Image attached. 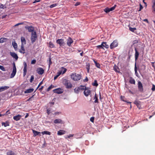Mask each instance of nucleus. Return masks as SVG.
Returning <instances> with one entry per match:
<instances>
[{
	"label": "nucleus",
	"instance_id": "1",
	"mask_svg": "<svg viewBox=\"0 0 155 155\" xmlns=\"http://www.w3.org/2000/svg\"><path fill=\"white\" fill-rule=\"evenodd\" d=\"M81 76L75 73H72L71 75V78L75 81H78L80 80Z\"/></svg>",
	"mask_w": 155,
	"mask_h": 155
},
{
	"label": "nucleus",
	"instance_id": "2",
	"mask_svg": "<svg viewBox=\"0 0 155 155\" xmlns=\"http://www.w3.org/2000/svg\"><path fill=\"white\" fill-rule=\"evenodd\" d=\"M63 84L65 86L66 88L70 89L72 87V85L70 81L68 79H64L63 80Z\"/></svg>",
	"mask_w": 155,
	"mask_h": 155
},
{
	"label": "nucleus",
	"instance_id": "3",
	"mask_svg": "<svg viewBox=\"0 0 155 155\" xmlns=\"http://www.w3.org/2000/svg\"><path fill=\"white\" fill-rule=\"evenodd\" d=\"M86 89L85 86L80 85L79 87H76L74 89V92L76 94L79 93L81 91H83Z\"/></svg>",
	"mask_w": 155,
	"mask_h": 155
},
{
	"label": "nucleus",
	"instance_id": "4",
	"mask_svg": "<svg viewBox=\"0 0 155 155\" xmlns=\"http://www.w3.org/2000/svg\"><path fill=\"white\" fill-rule=\"evenodd\" d=\"M37 39V34L36 32L35 31L31 33V42L33 43Z\"/></svg>",
	"mask_w": 155,
	"mask_h": 155
},
{
	"label": "nucleus",
	"instance_id": "5",
	"mask_svg": "<svg viewBox=\"0 0 155 155\" xmlns=\"http://www.w3.org/2000/svg\"><path fill=\"white\" fill-rule=\"evenodd\" d=\"M13 68L12 73H11L10 77L11 78H13L15 75L16 73V67L15 63H13Z\"/></svg>",
	"mask_w": 155,
	"mask_h": 155
},
{
	"label": "nucleus",
	"instance_id": "6",
	"mask_svg": "<svg viewBox=\"0 0 155 155\" xmlns=\"http://www.w3.org/2000/svg\"><path fill=\"white\" fill-rule=\"evenodd\" d=\"M118 45V42L117 40H114L110 44V48L111 49H112L116 47Z\"/></svg>",
	"mask_w": 155,
	"mask_h": 155
},
{
	"label": "nucleus",
	"instance_id": "7",
	"mask_svg": "<svg viewBox=\"0 0 155 155\" xmlns=\"http://www.w3.org/2000/svg\"><path fill=\"white\" fill-rule=\"evenodd\" d=\"M138 88L139 91L140 92H143V84L140 81H139L138 82Z\"/></svg>",
	"mask_w": 155,
	"mask_h": 155
},
{
	"label": "nucleus",
	"instance_id": "8",
	"mask_svg": "<svg viewBox=\"0 0 155 155\" xmlns=\"http://www.w3.org/2000/svg\"><path fill=\"white\" fill-rule=\"evenodd\" d=\"M25 28L28 30L29 32H31V33L35 31H34V27L32 26L26 25L25 26Z\"/></svg>",
	"mask_w": 155,
	"mask_h": 155
},
{
	"label": "nucleus",
	"instance_id": "9",
	"mask_svg": "<svg viewBox=\"0 0 155 155\" xmlns=\"http://www.w3.org/2000/svg\"><path fill=\"white\" fill-rule=\"evenodd\" d=\"M84 90V93L86 96L87 97L91 94V91L89 90L88 88H87L86 87V89Z\"/></svg>",
	"mask_w": 155,
	"mask_h": 155
},
{
	"label": "nucleus",
	"instance_id": "10",
	"mask_svg": "<svg viewBox=\"0 0 155 155\" xmlns=\"http://www.w3.org/2000/svg\"><path fill=\"white\" fill-rule=\"evenodd\" d=\"M53 91L54 93L61 94L63 92V90L61 88H58L54 90Z\"/></svg>",
	"mask_w": 155,
	"mask_h": 155
},
{
	"label": "nucleus",
	"instance_id": "11",
	"mask_svg": "<svg viewBox=\"0 0 155 155\" xmlns=\"http://www.w3.org/2000/svg\"><path fill=\"white\" fill-rule=\"evenodd\" d=\"M23 64L24 65L23 68V76L24 77L26 75L27 73V64L26 62L25 61L23 62Z\"/></svg>",
	"mask_w": 155,
	"mask_h": 155
},
{
	"label": "nucleus",
	"instance_id": "12",
	"mask_svg": "<svg viewBox=\"0 0 155 155\" xmlns=\"http://www.w3.org/2000/svg\"><path fill=\"white\" fill-rule=\"evenodd\" d=\"M56 43L59 44L60 46H62L64 43V40L62 39H58L56 41Z\"/></svg>",
	"mask_w": 155,
	"mask_h": 155
},
{
	"label": "nucleus",
	"instance_id": "13",
	"mask_svg": "<svg viewBox=\"0 0 155 155\" xmlns=\"http://www.w3.org/2000/svg\"><path fill=\"white\" fill-rule=\"evenodd\" d=\"M73 42V40L70 37H69L67 39V44L69 46H70L71 45V44Z\"/></svg>",
	"mask_w": 155,
	"mask_h": 155
},
{
	"label": "nucleus",
	"instance_id": "14",
	"mask_svg": "<svg viewBox=\"0 0 155 155\" xmlns=\"http://www.w3.org/2000/svg\"><path fill=\"white\" fill-rule=\"evenodd\" d=\"M37 72L39 74L42 75L44 73V70L41 68H39L37 69Z\"/></svg>",
	"mask_w": 155,
	"mask_h": 155
},
{
	"label": "nucleus",
	"instance_id": "15",
	"mask_svg": "<svg viewBox=\"0 0 155 155\" xmlns=\"http://www.w3.org/2000/svg\"><path fill=\"white\" fill-rule=\"evenodd\" d=\"M10 54L13 58H15L16 60L18 59V57L17 54L15 52H10Z\"/></svg>",
	"mask_w": 155,
	"mask_h": 155
},
{
	"label": "nucleus",
	"instance_id": "16",
	"mask_svg": "<svg viewBox=\"0 0 155 155\" xmlns=\"http://www.w3.org/2000/svg\"><path fill=\"white\" fill-rule=\"evenodd\" d=\"M135 61H136L138 58L139 54L137 51V48H135Z\"/></svg>",
	"mask_w": 155,
	"mask_h": 155
},
{
	"label": "nucleus",
	"instance_id": "17",
	"mask_svg": "<svg viewBox=\"0 0 155 155\" xmlns=\"http://www.w3.org/2000/svg\"><path fill=\"white\" fill-rule=\"evenodd\" d=\"M21 115L18 114L17 115L14 116L13 117V119L17 121L21 119Z\"/></svg>",
	"mask_w": 155,
	"mask_h": 155
},
{
	"label": "nucleus",
	"instance_id": "18",
	"mask_svg": "<svg viewBox=\"0 0 155 155\" xmlns=\"http://www.w3.org/2000/svg\"><path fill=\"white\" fill-rule=\"evenodd\" d=\"M21 45H24L26 44V42L25 37H21Z\"/></svg>",
	"mask_w": 155,
	"mask_h": 155
},
{
	"label": "nucleus",
	"instance_id": "19",
	"mask_svg": "<svg viewBox=\"0 0 155 155\" xmlns=\"http://www.w3.org/2000/svg\"><path fill=\"white\" fill-rule=\"evenodd\" d=\"M34 90V89L33 88H29L28 89H26L24 93L25 94H28L29 93H31Z\"/></svg>",
	"mask_w": 155,
	"mask_h": 155
},
{
	"label": "nucleus",
	"instance_id": "20",
	"mask_svg": "<svg viewBox=\"0 0 155 155\" xmlns=\"http://www.w3.org/2000/svg\"><path fill=\"white\" fill-rule=\"evenodd\" d=\"M19 51L20 53L24 54L25 53V49L24 48V45H21V49Z\"/></svg>",
	"mask_w": 155,
	"mask_h": 155
},
{
	"label": "nucleus",
	"instance_id": "21",
	"mask_svg": "<svg viewBox=\"0 0 155 155\" xmlns=\"http://www.w3.org/2000/svg\"><path fill=\"white\" fill-rule=\"evenodd\" d=\"M9 88V87L5 86L1 87H0V90L1 92L5 90H7Z\"/></svg>",
	"mask_w": 155,
	"mask_h": 155
},
{
	"label": "nucleus",
	"instance_id": "22",
	"mask_svg": "<svg viewBox=\"0 0 155 155\" xmlns=\"http://www.w3.org/2000/svg\"><path fill=\"white\" fill-rule=\"evenodd\" d=\"M66 131L62 130H60L58 131L57 134L59 135H61L65 134Z\"/></svg>",
	"mask_w": 155,
	"mask_h": 155
},
{
	"label": "nucleus",
	"instance_id": "23",
	"mask_svg": "<svg viewBox=\"0 0 155 155\" xmlns=\"http://www.w3.org/2000/svg\"><path fill=\"white\" fill-rule=\"evenodd\" d=\"M2 126H4L5 127H6L9 126V123L8 121H6L5 122H2Z\"/></svg>",
	"mask_w": 155,
	"mask_h": 155
},
{
	"label": "nucleus",
	"instance_id": "24",
	"mask_svg": "<svg viewBox=\"0 0 155 155\" xmlns=\"http://www.w3.org/2000/svg\"><path fill=\"white\" fill-rule=\"evenodd\" d=\"M7 155H16L13 151L11 150H8L6 153Z\"/></svg>",
	"mask_w": 155,
	"mask_h": 155
},
{
	"label": "nucleus",
	"instance_id": "25",
	"mask_svg": "<svg viewBox=\"0 0 155 155\" xmlns=\"http://www.w3.org/2000/svg\"><path fill=\"white\" fill-rule=\"evenodd\" d=\"M32 131L34 134V137H35L41 134L40 132L37 131L33 130H32Z\"/></svg>",
	"mask_w": 155,
	"mask_h": 155
},
{
	"label": "nucleus",
	"instance_id": "26",
	"mask_svg": "<svg viewBox=\"0 0 155 155\" xmlns=\"http://www.w3.org/2000/svg\"><path fill=\"white\" fill-rule=\"evenodd\" d=\"M62 120L61 119H56L54 121V122L55 124L61 123Z\"/></svg>",
	"mask_w": 155,
	"mask_h": 155
},
{
	"label": "nucleus",
	"instance_id": "27",
	"mask_svg": "<svg viewBox=\"0 0 155 155\" xmlns=\"http://www.w3.org/2000/svg\"><path fill=\"white\" fill-rule=\"evenodd\" d=\"M93 61H94L95 64V65L96 66L99 68H100V64L98 63H97V61H95V60L94 59H93Z\"/></svg>",
	"mask_w": 155,
	"mask_h": 155
},
{
	"label": "nucleus",
	"instance_id": "28",
	"mask_svg": "<svg viewBox=\"0 0 155 155\" xmlns=\"http://www.w3.org/2000/svg\"><path fill=\"white\" fill-rule=\"evenodd\" d=\"M129 82L131 84H135V80L132 77H130L129 80Z\"/></svg>",
	"mask_w": 155,
	"mask_h": 155
},
{
	"label": "nucleus",
	"instance_id": "29",
	"mask_svg": "<svg viewBox=\"0 0 155 155\" xmlns=\"http://www.w3.org/2000/svg\"><path fill=\"white\" fill-rule=\"evenodd\" d=\"M94 99L95 100V101L94 102V103H99L97 95L96 94H95L94 97Z\"/></svg>",
	"mask_w": 155,
	"mask_h": 155
},
{
	"label": "nucleus",
	"instance_id": "30",
	"mask_svg": "<svg viewBox=\"0 0 155 155\" xmlns=\"http://www.w3.org/2000/svg\"><path fill=\"white\" fill-rule=\"evenodd\" d=\"M114 70L116 72H118V73H120V71H119V69L118 68V67L115 65L114 68Z\"/></svg>",
	"mask_w": 155,
	"mask_h": 155
},
{
	"label": "nucleus",
	"instance_id": "31",
	"mask_svg": "<svg viewBox=\"0 0 155 155\" xmlns=\"http://www.w3.org/2000/svg\"><path fill=\"white\" fill-rule=\"evenodd\" d=\"M134 71H135V74L136 76L138 77V74L137 72V67L136 66V63H135V64Z\"/></svg>",
	"mask_w": 155,
	"mask_h": 155
},
{
	"label": "nucleus",
	"instance_id": "32",
	"mask_svg": "<svg viewBox=\"0 0 155 155\" xmlns=\"http://www.w3.org/2000/svg\"><path fill=\"white\" fill-rule=\"evenodd\" d=\"M152 3L153 4L152 8L153 11L155 12V0H153Z\"/></svg>",
	"mask_w": 155,
	"mask_h": 155
},
{
	"label": "nucleus",
	"instance_id": "33",
	"mask_svg": "<svg viewBox=\"0 0 155 155\" xmlns=\"http://www.w3.org/2000/svg\"><path fill=\"white\" fill-rule=\"evenodd\" d=\"M67 70V69L66 68L62 67L61 68V70H60V71H62V74H63L66 72Z\"/></svg>",
	"mask_w": 155,
	"mask_h": 155
},
{
	"label": "nucleus",
	"instance_id": "34",
	"mask_svg": "<svg viewBox=\"0 0 155 155\" xmlns=\"http://www.w3.org/2000/svg\"><path fill=\"white\" fill-rule=\"evenodd\" d=\"M140 101H138L136 100L134 101V104L136 105L137 107L140 105Z\"/></svg>",
	"mask_w": 155,
	"mask_h": 155
},
{
	"label": "nucleus",
	"instance_id": "35",
	"mask_svg": "<svg viewBox=\"0 0 155 155\" xmlns=\"http://www.w3.org/2000/svg\"><path fill=\"white\" fill-rule=\"evenodd\" d=\"M7 39L5 38H1L0 39V43H2L4 42H5L6 41Z\"/></svg>",
	"mask_w": 155,
	"mask_h": 155
},
{
	"label": "nucleus",
	"instance_id": "36",
	"mask_svg": "<svg viewBox=\"0 0 155 155\" xmlns=\"http://www.w3.org/2000/svg\"><path fill=\"white\" fill-rule=\"evenodd\" d=\"M42 134H46L49 135H50L51 134V133L50 132L47 131H45L42 132Z\"/></svg>",
	"mask_w": 155,
	"mask_h": 155
},
{
	"label": "nucleus",
	"instance_id": "37",
	"mask_svg": "<svg viewBox=\"0 0 155 155\" xmlns=\"http://www.w3.org/2000/svg\"><path fill=\"white\" fill-rule=\"evenodd\" d=\"M12 45L15 49H16V48H17V45L15 42H13L12 43Z\"/></svg>",
	"mask_w": 155,
	"mask_h": 155
},
{
	"label": "nucleus",
	"instance_id": "38",
	"mask_svg": "<svg viewBox=\"0 0 155 155\" xmlns=\"http://www.w3.org/2000/svg\"><path fill=\"white\" fill-rule=\"evenodd\" d=\"M92 85L94 86L97 87L98 86V84H97V80H95L94 81V83L92 84Z\"/></svg>",
	"mask_w": 155,
	"mask_h": 155
},
{
	"label": "nucleus",
	"instance_id": "39",
	"mask_svg": "<svg viewBox=\"0 0 155 155\" xmlns=\"http://www.w3.org/2000/svg\"><path fill=\"white\" fill-rule=\"evenodd\" d=\"M49 46L50 48H53L54 47V44L51 42H50L49 43Z\"/></svg>",
	"mask_w": 155,
	"mask_h": 155
},
{
	"label": "nucleus",
	"instance_id": "40",
	"mask_svg": "<svg viewBox=\"0 0 155 155\" xmlns=\"http://www.w3.org/2000/svg\"><path fill=\"white\" fill-rule=\"evenodd\" d=\"M137 29L135 28L129 27V30L132 32H134V31L136 30Z\"/></svg>",
	"mask_w": 155,
	"mask_h": 155
},
{
	"label": "nucleus",
	"instance_id": "41",
	"mask_svg": "<svg viewBox=\"0 0 155 155\" xmlns=\"http://www.w3.org/2000/svg\"><path fill=\"white\" fill-rule=\"evenodd\" d=\"M104 11L107 13H108L110 11L109 8L108 7L105 8L104 10Z\"/></svg>",
	"mask_w": 155,
	"mask_h": 155
},
{
	"label": "nucleus",
	"instance_id": "42",
	"mask_svg": "<svg viewBox=\"0 0 155 155\" xmlns=\"http://www.w3.org/2000/svg\"><path fill=\"white\" fill-rule=\"evenodd\" d=\"M116 6H117L116 5H115L114 6L112 7L111 8H109L110 11H112L114 10L115 9Z\"/></svg>",
	"mask_w": 155,
	"mask_h": 155
},
{
	"label": "nucleus",
	"instance_id": "43",
	"mask_svg": "<svg viewBox=\"0 0 155 155\" xmlns=\"http://www.w3.org/2000/svg\"><path fill=\"white\" fill-rule=\"evenodd\" d=\"M124 98H125V97H124V96H120V99H121L123 101H125V102H127L128 103H130H130H131V102H127V101H125V100H124Z\"/></svg>",
	"mask_w": 155,
	"mask_h": 155
},
{
	"label": "nucleus",
	"instance_id": "44",
	"mask_svg": "<svg viewBox=\"0 0 155 155\" xmlns=\"http://www.w3.org/2000/svg\"><path fill=\"white\" fill-rule=\"evenodd\" d=\"M104 47L106 48H109V46L107 43L106 42H105V43H104Z\"/></svg>",
	"mask_w": 155,
	"mask_h": 155
},
{
	"label": "nucleus",
	"instance_id": "45",
	"mask_svg": "<svg viewBox=\"0 0 155 155\" xmlns=\"http://www.w3.org/2000/svg\"><path fill=\"white\" fill-rule=\"evenodd\" d=\"M54 87V86L52 85H51L48 88L47 90V91H49L51 89Z\"/></svg>",
	"mask_w": 155,
	"mask_h": 155
},
{
	"label": "nucleus",
	"instance_id": "46",
	"mask_svg": "<svg viewBox=\"0 0 155 155\" xmlns=\"http://www.w3.org/2000/svg\"><path fill=\"white\" fill-rule=\"evenodd\" d=\"M34 76H33V75H32L31 76V78H30V82H31V83H32L33 81V80H34Z\"/></svg>",
	"mask_w": 155,
	"mask_h": 155
},
{
	"label": "nucleus",
	"instance_id": "47",
	"mask_svg": "<svg viewBox=\"0 0 155 155\" xmlns=\"http://www.w3.org/2000/svg\"><path fill=\"white\" fill-rule=\"evenodd\" d=\"M57 5V4H54L51 5L50 6V7L51 8H52L53 7H54L56 6Z\"/></svg>",
	"mask_w": 155,
	"mask_h": 155
},
{
	"label": "nucleus",
	"instance_id": "48",
	"mask_svg": "<svg viewBox=\"0 0 155 155\" xmlns=\"http://www.w3.org/2000/svg\"><path fill=\"white\" fill-rule=\"evenodd\" d=\"M139 41L138 40H135L133 41V45L138 43Z\"/></svg>",
	"mask_w": 155,
	"mask_h": 155
},
{
	"label": "nucleus",
	"instance_id": "49",
	"mask_svg": "<svg viewBox=\"0 0 155 155\" xmlns=\"http://www.w3.org/2000/svg\"><path fill=\"white\" fill-rule=\"evenodd\" d=\"M36 61V60L34 59L31 61V64H35Z\"/></svg>",
	"mask_w": 155,
	"mask_h": 155
},
{
	"label": "nucleus",
	"instance_id": "50",
	"mask_svg": "<svg viewBox=\"0 0 155 155\" xmlns=\"http://www.w3.org/2000/svg\"><path fill=\"white\" fill-rule=\"evenodd\" d=\"M143 8V6L141 5V4H140V9L138 10V11H140L141 9H142Z\"/></svg>",
	"mask_w": 155,
	"mask_h": 155
},
{
	"label": "nucleus",
	"instance_id": "51",
	"mask_svg": "<svg viewBox=\"0 0 155 155\" xmlns=\"http://www.w3.org/2000/svg\"><path fill=\"white\" fill-rule=\"evenodd\" d=\"M94 117H91L90 119V120L91 122L93 123L94 122Z\"/></svg>",
	"mask_w": 155,
	"mask_h": 155
},
{
	"label": "nucleus",
	"instance_id": "52",
	"mask_svg": "<svg viewBox=\"0 0 155 155\" xmlns=\"http://www.w3.org/2000/svg\"><path fill=\"white\" fill-rule=\"evenodd\" d=\"M62 71H59L57 73V75L59 77L61 74Z\"/></svg>",
	"mask_w": 155,
	"mask_h": 155
},
{
	"label": "nucleus",
	"instance_id": "53",
	"mask_svg": "<svg viewBox=\"0 0 155 155\" xmlns=\"http://www.w3.org/2000/svg\"><path fill=\"white\" fill-rule=\"evenodd\" d=\"M0 8H1L4 9L6 8V7L3 4H1L0 5Z\"/></svg>",
	"mask_w": 155,
	"mask_h": 155
},
{
	"label": "nucleus",
	"instance_id": "54",
	"mask_svg": "<svg viewBox=\"0 0 155 155\" xmlns=\"http://www.w3.org/2000/svg\"><path fill=\"white\" fill-rule=\"evenodd\" d=\"M0 69L3 71H5V69L2 66L0 65Z\"/></svg>",
	"mask_w": 155,
	"mask_h": 155
},
{
	"label": "nucleus",
	"instance_id": "55",
	"mask_svg": "<svg viewBox=\"0 0 155 155\" xmlns=\"http://www.w3.org/2000/svg\"><path fill=\"white\" fill-rule=\"evenodd\" d=\"M151 90L153 91H155V85H153Z\"/></svg>",
	"mask_w": 155,
	"mask_h": 155
},
{
	"label": "nucleus",
	"instance_id": "56",
	"mask_svg": "<svg viewBox=\"0 0 155 155\" xmlns=\"http://www.w3.org/2000/svg\"><path fill=\"white\" fill-rule=\"evenodd\" d=\"M49 67H50V65L52 63V62L51 61V58H50V57L49 58Z\"/></svg>",
	"mask_w": 155,
	"mask_h": 155
},
{
	"label": "nucleus",
	"instance_id": "57",
	"mask_svg": "<svg viewBox=\"0 0 155 155\" xmlns=\"http://www.w3.org/2000/svg\"><path fill=\"white\" fill-rule=\"evenodd\" d=\"M104 43H105V42H102L101 45H100L102 47V49H104L103 47H104Z\"/></svg>",
	"mask_w": 155,
	"mask_h": 155
},
{
	"label": "nucleus",
	"instance_id": "58",
	"mask_svg": "<svg viewBox=\"0 0 155 155\" xmlns=\"http://www.w3.org/2000/svg\"><path fill=\"white\" fill-rule=\"evenodd\" d=\"M87 72L88 73H89V69H90V65L89 64L88 66L87 67Z\"/></svg>",
	"mask_w": 155,
	"mask_h": 155
},
{
	"label": "nucleus",
	"instance_id": "59",
	"mask_svg": "<svg viewBox=\"0 0 155 155\" xmlns=\"http://www.w3.org/2000/svg\"><path fill=\"white\" fill-rule=\"evenodd\" d=\"M23 24V22H21V23H18L16 24L15 26H18L19 25H22Z\"/></svg>",
	"mask_w": 155,
	"mask_h": 155
},
{
	"label": "nucleus",
	"instance_id": "60",
	"mask_svg": "<svg viewBox=\"0 0 155 155\" xmlns=\"http://www.w3.org/2000/svg\"><path fill=\"white\" fill-rule=\"evenodd\" d=\"M143 21H145L147 23H149V21L147 19H145L143 20Z\"/></svg>",
	"mask_w": 155,
	"mask_h": 155
},
{
	"label": "nucleus",
	"instance_id": "61",
	"mask_svg": "<svg viewBox=\"0 0 155 155\" xmlns=\"http://www.w3.org/2000/svg\"><path fill=\"white\" fill-rule=\"evenodd\" d=\"M73 134H70L68 136V138H70V137H73Z\"/></svg>",
	"mask_w": 155,
	"mask_h": 155
},
{
	"label": "nucleus",
	"instance_id": "62",
	"mask_svg": "<svg viewBox=\"0 0 155 155\" xmlns=\"http://www.w3.org/2000/svg\"><path fill=\"white\" fill-rule=\"evenodd\" d=\"M47 113L48 114H50V110L49 109H48L47 110Z\"/></svg>",
	"mask_w": 155,
	"mask_h": 155
},
{
	"label": "nucleus",
	"instance_id": "63",
	"mask_svg": "<svg viewBox=\"0 0 155 155\" xmlns=\"http://www.w3.org/2000/svg\"><path fill=\"white\" fill-rule=\"evenodd\" d=\"M80 4V2H77V3H76L75 4V5L76 6H78Z\"/></svg>",
	"mask_w": 155,
	"mask_h": 155
},
{
	"label": "nucleus",
	"instance_id": "64",
	"mask_svg": "<svg viewBox=\"0 0 155 155\" xmlns=\"http://www.w3.org/2000/svg\"><path fill=\"white\" fill-rule=\"evenodd\" d=\"M44 88V87L43 86H41V87L39 89V90L40 91H41Z\"/></svg>",
	"mask_w": 155,
	"mask_h": 155
}]
</instances>
